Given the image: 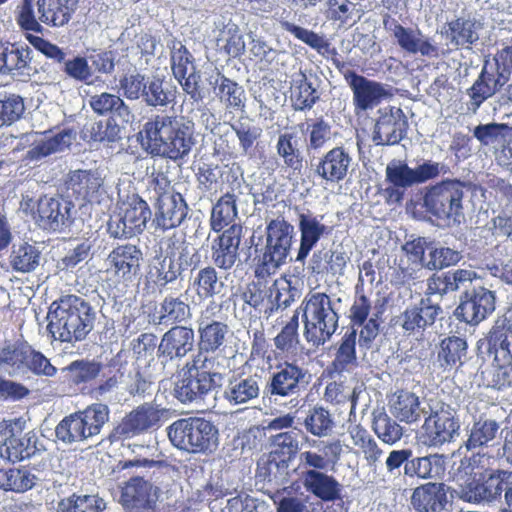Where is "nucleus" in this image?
Listing matches in <instances>:
<instances>
[{
    "mask_svg": "<svg viewBox=\"0 0 512 512\" xmlns=\"http://www.w3.org/2000/svg\"><path fill=\"white\" fill-rule=\"evenodd\" d=\"M491 456L487 453H472L469 456H464L459 463L454 464L452 468V479L456 483L458 492L461 489H466L474 483L478 477L484 475L490 468Z\"/></svg>",
    "mask_w": 512,
    "mask_h": 512,
    "instance_id": "a878e982",
    "label": "nucleus"
},
{
    "mask_svg": "<svg viewBox=\"0 0 512 512\" xmlns=\"http://www.w3.org/2000/svg\"><path fill=\"white\" fill-rule=\"evenodd\" d=\"M305 444L317 451L307 450L299 455L300 467L302 471L323 472L328 467L335 465L343 452L342 444L339 440L319 441L303 436Z\"/></svg>",
    "mask_w": 512,
    "mask_h": 512,
    "instance_id": "dca6fc26",
    "label": "nucleus"
},
{
    "mask_svg": "<svg viewBox=\"0 0 512 512\" xmlns=\"http://www.w3.org/2000/svg\"><path fill=\"white\" fill-rule=\"evenodd\" d=\"M348 435L353 446L358 449V453L363 455L367 466L376 473L378 463H380L384 454L377 441L360 424L350 425Z\"/></svg>",
    "mask_w": 512,
    "mask_h": 512,
    "instance_id": "f704fd0d",
    "label": "nucleus"
},
{
    "mask_svg": "<svg viewBox=\"0 0 512 512\" xmlns=\"http://www.w3.org/2000/svg\"><path fill=\"white\" fill-rule=\"evenodd\" d=\"M225 363V357H208L207 354L198 353L192 362L185 366L195 373L196 377L210 382V386L215 389L222 385Z\"/></svg>",
    "mask_w": 512,
    "mask_h": 512,
    "instance_id": "4c0bfd02",
    "label": "nucleus"
},
{
    "mask_svg": "<svg viewBox=\"0 0 512 512\" xmlns=\"http://www.w3.org/2000/svg\"><path fill=\"white\" fill-rule=\"evenodd\" d=\"M169 416V409L154 402L143 403L122 418L111 436L116 440L133 438L158 429Z\"/></svg>",
    "mask_w": 512,
    "mask_h": 512,
    "instance_id": "6e6552de",
    "label": "nucleus"
},
{
    "mask_svg": "<svg viewBox=\"0 0 512 512\" xmlns=\"http://www.w3.org/2000/svg\"><path fill=\"white\" fill-rule=\"evenodd\" d=\"M415 512H445L448 506L447 489L443 483H427L417 487L411 496Z\"/></svg>",
    "mask_w": 512,
    "mask_h": 512,
    "instance_id": "bb28decb",
    "label": "nucleus"
},
{
    "mask_svg": "<svg viewBox=\"0 0 512 512\" xmlns=\"http://www.w3.org/2000/svg\"><path fill=\"white\" fill-rule=\"evenodd\" d=\"M388 298L386 296L378 297L373 305L371 301L362 293L355 297V300L350 308V320H367L371 313L369 320H380L387 309Z\"/></svg>",
    "mask_w": 512,
    "mask_h": 512,
    "instance_id": "13d9d810",
    "label": "nucleus"
},
{
    "mask_svg": "<svg viewBox=\"0 0 512 512\" xmlns=\"http://www.w3.org/2000/svg\"><path fill=\"white\" fill-rule=\"evenodd\" d=\"M463 184L444 180L427 189L423 197L426 212L439 220H457L462 213Z\"/></svg>",
    "mask_w": 512,
    "mask_h": 512,
    "instance_id": "0eeeda50",
    "label": "nucleus"
},
{
    "mask_svg": "<svg viewBox=\"0 0 512 512\" xmlns=\"http://www.w3.org/2000/svg\"><path fill=\"white\" fill-rule=\"evenodd\" d=\"M429 401H421L409 391H400L391 404V412L395 418L407 424L419 422L428 414Z\"/></svg>",
    "mask_w": 512,
    "mask_h": 512,
    "instance_id": "c756f323",
    "label": "nucleus"
},
{
    "mask_svg": "<svg viewBox=\"0 0 512 512\" xmlns=\"http://www.w3.org/2000/svg\"><path fill=\"white\" fill-rule=\"evenodd\" d=\"M143 252L135 244H118L108 253L105 265L107 280L114 287L133 282L141 271Z\"/></svg>",
    "mask_w": 512,
    "mask_h": 512,
    "instance_id": "9d476101",
    "label": "nucleus"
},
{
    "mask_svg": "<svg viewBox=\"0 0 512 512\" xmlns=\"http://www.w3.org/2000/svg\"><path fill=\"white\" fill-rule=\"evenodd\" d=\"M32 51L27 45L0 41V74L29 77Z\"/></svg>",
    "mask_w": 512,
    "mask_h": 512,
    "instance_id": "aec40b11",
    "label": "nucleus"
},
{
    "mask_svg": "<svg viewBox=\"0 0 512 512\" xmlns=\"http://www.w3.org/2000/svg\"><path fill=\"white\" fill-rule=\"evenodd\" d=\"M194 333L191 328L177 326L171 328L162 338L159 349L170 356L182 357L193 347Z\"/></svg>",
    "mask_w": 512,
    "mask_h": 512,
    "instance_id": "79ce46f5",
    "label": "nucleus"
},
{
    "mask_svg": "<svg viewBox=\"0 0 512 512\" xmlns=\"http://www.w3.org/2000/svg\"><path fill=\"white\" fill-rule=\"evenodd\" d=\"M55 435L58 440L65 444L79 443L90 438L86 426L77 412L64 417L58 423L55 428Z\"/></svg>",
    "mask_w": 512,
    "mask_h": 512,
    "instance_id": "864d4df0",
    "label": "nucleus"
},
{
    "mask_svg": "<svg viewBox=\"0 0 512 512\" xmlns=\"http://www.w3.org/2000/svg\"><path fill=\"white\" fill-rule=\"evenodd\" d=\"M21 207L42 229L60 231L70 224L74 205L62 196L43 195L38 199L23 198Z\"/></svg>",
    "mask_w": 512,
    "mask_h": 512,
    "instance_id": "423d86ee",
    "label": "nucleus"
},
{
    "mask_svg": "<svg viewBox=\"0 0 512 512\" xmlns=\"http://www.w3.org/2000/svg\"><path fill=\"white\" fill-rule=\"evenodd\" d=\"M260 393L257 376L237 377L227 383L223 396L231 405H240L256 399Z\"/></svg>",
    "mask_w": 512,
    "mask_h": 512,
    "instance_id": "a19ab883",
    "label": "nucleus"
},
{
    "mask_svg": "<svg viewBox=\"0 0 512 512\" xmlns=\"http://www.w3.org/2000/svg\"><path fill=\"white\" fill-rule=\"evenodd\" d=\"M278 156L283 160L284 167L293 175H299L304 166V157L298 147L296 136L285 132L280 134L276 143Z\"/></svg>",
    "mask_w": 512,
    "mask_h": 512,
    "instance_id": "37998d69",
    "label": "nucleus"
},
{
    "mask_svg": "<svg viewBox=\"0 0 512 512\" xmlns=\"http://www.w3.org/2000/svg\"><path fill=\"white\" fill-rule=\"evenodd\" d=\"M151 215L148 203L133 194L118 204L117 212L108 221V232L117 239L134 237L145 230Z\"/></svg>",
    "mask_w": 512,
    "mask_h": 512,
    "instance_id": "20e7f679",
    "label": "nucleus"
},
{
    "mask_svg": "<svg viewBox=\"0 0 512 512\" xmlns=\"http://www.w3.org/2000/svg\"><path fill=\"white\" fill-rule=\"evenodd\" d=\"M496 188L508 203L506 210L493 218V226L498 235L505 236L512 241V185L504 180H499Z\"/></svg>",
    "mask_w": 512,
    "mask_h": 512,
    "instance_id": "680f3d73",
    "label": "nucleus"
},
{
    "mask_svg": "<svg viewBox=\"0 0 512 512\" xmlns=\"http://www.w3.org/2000/svg\"><path fill=\"white\" fill-rule=\"evenodd\" d=\"M142 315L152 320H187L191 316L190 306L180 297L166 296L158 305L150 300L142 304Z\"/></svg>",
    "mask_w": 512,
    "mask_h": 512,
    "instance_id": "c85d7f7f",
    "label": "nucleus"
},
{
    "mask_svg": "<svg viewBox=\"0 0 512 512\" xmlns=\"http://www.w3.org/2000/svg\"><path fill=\"white\" fill-rule=\"evenodd\" d=\"M96 317L95 309L89 302L77 295H65L52 302L47 320H93Z\"/></svg>",
    "mask_w": 512,
    "mask_h": 512,
    "instance_id": "5701e85b",
    "label": "nucleus"
},
{
    "mask_svg": "<svg viewBox=\"0 0 512 512\" xmlns=\"http://www.w3.org/2000/svg\"><path fill=\"white\" fill-rule=\"evenodd\" d=\"M157 490V487L142 477H132L122 487L120 501L128 509H150L157 499Z\"/></svg>",
    "mask_w": 512,
    "mask_h": 512,
    "instance_id": "b1692460",
    "label": "nucleus"
},
{
    "mask_svg": "<svg viewBox=\"0 0 512 512\" xmlns=\"http://www.w3.org/2000/svg\"><path fill=\"white\" fill-rule=\"evenodd\" d=\"M303 425L308 433L323 438L333 433L335 421L327 409L322 406H314L308 411Z\"/></svg>",
    "mask_w": 512,
    "mask_h": 512,
    "instance_id": "3c124183",
    "label": "nucleus"
},
{
    "mask_svg": "<svg viewBox=\"0 0 512 512\" xmlns=\"http://www.w3.org/2000/svg\"><path fill=\"white\" fill-rule=\"evenodd\" d=\"M495 310L493 292L481 287L469 296L468 292L461 297L460 304L454 311L458 320H485Z\"/></svg>",
    "mask_w": 512,
    "mask_h": 512,
    "instance_id": "412c9836",
    "label": "nucleus"
},
{
    "mask_svg": "<svg viewBox=\"0 0 512 512\" xmlns=\"http://www.w3.org/2000/svg\"><path fill=\"white\" fill-rule=\"evenodd\" d=\"M83 424L86 426L90 438L98 435L103 426L109 421L110 409L103 403H93L85 409L77 411Z\"/></svg>",
    "mask_w": 512,
    "mask_h": 512,
    "instance_id": "bf43d9fd",
    "label": "nucleus"
},
{
    "mask_svg": "<svg viewBox=\"0 0 512 512\" xmlns=\"http://www.w3.org/2000/svg\"><path fill=\"white\" fill-rule=\"evenodd\" d=\"M302 484L304 488L325 502H334L341 497V485L331 475L324 472L302 471Z\"/></svg>",
    "mask_w": 512,
    "mask_h": 512,
    "instance_id": "7c9ffc66",
    "label": "nucleus"
},
{
    "mask_svg": "<svg viewBox=\"0 0 512 512\" xmlns=\"http://www.w3.org/2000/svg\"><path fill=\"white\" fill-rule=\"evenodd\" d=\"M0 370L12 377H24L30 372L50 377L56 373V368L43 354L24 344L0 350Z\"/></svg>",
    "mask_w": 512,
    "mask_h": 512,
    "instance_id": "39448f33",
    "label": "nucleus"
},
{
    "mask_svg": "<svg viewBox=\"0 0 512 512\" xmlns=\"http://www.w3.org/2000/svg\"><path fill=\"white\" fill-rule=\"evenodd\" d=\"M299 231L300 246L295 261L304 263L317 242L327 234V227L316 217L302 213L299 215Z\"/></svg>",
    "mask_w": 512,
    "mask_h": 512,
    "instance_id": "e433bc0d",
    "label": "nucleus"
},
{
    "mask_svg": "<svg viewBox=\"0 0 512 512\" xmlns=\"http://www.w3.org/2000/svg\"><path fill=\"white\" fill-rule=\"evenodd\" d=\"M140 135L149 154L174 162L185 159L196 143L193 125L177 116L156 115L143 125Z\"/></svg>",
    "mask_w": 512,
    "mask_h": 512,
    "instance_id": "f257e3e1",
    "label": "nucleus"
},
{
    "mask_svg": "<svg viewBox=\"0 0 512 512\" xmlns=\"http://www.w3.org/2000/svg\"><path fill=\"white\" fill-rule=\"evenodd\" d=\"M499 423L494 419L480 418L475 421L468 430V438L464 443L465 448L470 451L476 448L487 447L498 434Z\"/></svg>",
    "mask_w": 512,
    "mask_h": 512,
    "instance_id": "de8ad7c7",
    "label": "nucleus"
},
{
    "mask_svg": "<svg viewBox=\"0 0 512 512\" xmlns=\"http://www.w3.org/2000/svg\"><path fill=\"white\" fill-rule=\"evenodd\" d=\"M236 200L235 194L227 192L214 204L210 217V227L214 232H221L234 224L238 215Z\"/></svg>",
    "mask_w": 512,
    "mask_h": 512,
    "instance_id": "a18cd8bd",
    "label": "nucleus"
},
{
    "mask_svg": "<svg viewBox=\"0 0 512 512\" xmlns=\"http://www.w3.org/2000/svg\"><path fill=\"white\" fill-rule=\"evenodd\" d=\"M197 258L194 266L199 262V255L195 252L191 257L189 251L182 249L180 254L175 257H160L154 259L147 267L144 285L147 290L152 292H163L169 284L174 283L188 266L193 263V258Z\"/></svg>",
    "mask_w": 512,
    "mask_h": 512,
    "instance_id": "9b49d317",
    "label": "nucleus"
},
{
    "mask_svg": "<svg viewBox=\"0 0 512 512\" xmlns=\"http://www.w3.org/2000/svg\"><path fill=\"white\" fill-rule=\"evenodd\" d=\"M306 374L300 367L285 363L273 373L267 386L268 392L281 397L298 394L307 384Z\"/></svg>",
    "mask_w": 512,
    "mask_h": 512,
    "instance_id": "4be33fe9",
    "label": "nucleus"
},
{
    "mask_svg": "<svg viewBox=\"0 0 512 512\" xmlns=\"http://www.w3.org/2000/svg\"><path fill=\"white\" fill-rule=\"evenodd\" d=\"M277 22L283 31L291 34L294 38L303 42L321 56L327 57L329 55H336V49L331 47L329 40L326 39L325 36L289 22L284 18L278 19Z\"/></svg>",
    "mask_w": 512,
    "mask_h": 512,
    "instance_id": "58836bf2",
    "label": "nucleus"
},
{
    "mask_svg": "<svg viewBox=\"0 0 512 512\" xmlns=\"http://www.w3.org/2000/svg\"><path fill=\"white\" fill-rule=\"evenodd\" d=\"M105 504L95 495H72L58 504V512H102Z\"/></svg>",
    "mask_w": 512,
    "mask_h": 512,
    "instance_id": "0e129e2a",
    "label": "nucleus"
},
{
    "mask_svg": "<svg viewBox=\"0 0 512 512\" xmlns=\"http://www.w3.org/2000/svg\"><path fill=\"white\" fill-rule=\"evenodd\" d=\"M383 27L390 33L398 46L408 54H421L425 57H437L438 47L422 36L419 29L404 27L390 14L383 16Z\"/></svg>",
    "mask_w": 512,
    "mask_h": 512,
    "instance_id": "ddd939ff",
    "label": "nucleus"
},
{
    "mask_svg": "<svg viewBox=\"0 0 512 512\" xmlns=\"http://www.w3.org/2000/svg\"><path fill=\"white\" fill-rule=\"evenodd\" d=\"M466 348V342L461 338L449 337L444 339L438 353L441 367L451 369L461 363V358L466 354Z\"/></svg>",
    "mask_w": 512,
    "mask_h": 512,
    "instance_id": "69168bd1",
    "label": "nucleus"
},
{
    "mask_svg": "<svg viewBox=\"0 0 512 512\" xmlns=\"http://www.w3.org/2000/svg\"><path fill=\"white\" fill-rule=\"evenodd\" d=\"M356 329L346 334L340 347L338 348L335 358L331 363L329 373L341 374L343 372H350L357 367V357L355 351L356 344Z\"/></svg>",
    "mask_w": 512,
    "mask_h": 512,
    "instance_id": "8fccbe9b",
    "label": "nucleus"
},
{
    "mask_svg": "<svg viewBox=\"0 0 512 512\" xmlns=\"http://www.w3.org/2000/svg\"><path fill=\"white\" fill-rule=\"evenodd\" d=\"M372 141L377 146L395 145L405 138L408 120L400 107L387 106L379 109Z\"/></svg>",
    "mask_w": 512,
    "mask_h": 512,
    "instance_id": "2eb2a0df",
    "label": "nucleus"
},
{
    "mask_svg": "<svg viewBox=\"0 0 512 512\" xmlns=\"http://www.w3.org/2000/svg\"><path fill=\"white\" fill-rule=\"evenodd\" d=\"M511 477V471L490 469L466 489H461L458 496L463 501L473 504L494 503L501 499L504 486Z\"/></svg>",
    "mask_w": 512,
    "mask_h": 512,
    "instance_id": "f8f14e48",
    "label": "nucleus"
},
{
    "mask_svg": "<svg viewBox=\"0 0 512 512\" xmlns=\"http://www.w3.org/2000/svg\"><path fill=\"white\" fill-rule=\"evenodd\" d=\"M40 250L29 243L13 245L9 255V264L13 271L18 273H30L34 271L40 262Z\"/></svg>",
    "mask_w": 512,
    "mask_h": 512,
    "instance_id": "09e8293b",
    "label": "nucleus"
},
{
    "mask_svg": "<svg viewBox=\"0 0 512 512\" xmlns=\"http://www.w3.org/2000/svg\"><path fill=\"white\" fill-rule=\"evenodd\" d=\"M353 93V105L357 114L373 109L386 96L383 85L357 74L353 70L343 71L344 63H336Z\"/></svg>",
    "mask_w": 512,
    "mask_h": 512,
    "instance_id": "4468645a",
    "label": "nucleus"
},
{
    "mask_svg": "<svg viewBox=\"0 0 512 512\" xmlns=\"http://www.w3.org/2000/svg\"><path fill=\"white\" fill-rule=\"evenodd\" d=\"M356 6L351 0H327L325 16L329 21L343 26L353 21Z\"/></svg>",
    "mask_w": 512,
    "mask_h": 512,
    "instance_id": "774afa93",
    "label": "nucleus"
},
{
    "mask_svg": "<svg viewBox=\"0 0 512 512\" xmlns=\"http://www.w3.org/2000/svg\"><path fill=\"white\" fill-rule=\"evenodd\" d=\"M90 106L99 115L111 113L121 118H128L130 114L128 106L119 96L107 92L92 96Z\"/></svg>",
    "mask_w": 512,
    "mask_h": 512,
    "instance_id": "e2e57ef3",
    "label": "nucleus"
},
{
    "mask_svg": "<svg viewBox=\"0 0 512 512\" xmlns=\"http://www.w3.org/2000/svg\"><path fill=\"white\" fill-rule=\"evenodd\" d=\"M67 184L77 200L90 202L96 197L102 180L91 171L77 170L71 173Z\"/></svg>",
    "mask_w": 512,
    "mask_h": 512,
    "instance_id": "c03bdc74",
    "label": "nucleus"
},
{
    "mask_svg": "<svg viewBox=\"0 0 512 512\" xmlns=\"http://www.w3.org/2000/svg\"><path fill=\"white\" fill-rule=\"evenodd\" d=\"M213 390L210 382L196 377L195 373L184 366L177 374L173 394L181 403H200Z\"/></svg>",
    "mask_w": 512,
    "mask_h": 512,
    "instance_id": "393cba45",
    "label": "nucleus"
},
{
    "mask_svg": "<svg viewBox=\"0 0 512 512\" xmlns=\"http://www.w3.org/2000/svg\"><path fill=\"white\" fill-rule=\"evenodd\" d=\"M32 453L30 438L27 436L16 437L15 435H10L0 445V457L12 462L29 458Z\"/></svg>",
    "mask_w": 512,
    "mask_h": 512,
    "instance_id": "338daca9",
    "label": "nucleus"
},
{
    "mask_svg": "<svg viewBox=\"0 0 512 512\" xmlns=\"http://www.w3.org/2000/svg\"><path fill=\"white\" fill-rule=\"evenodd\" d=\"M373 432L385 444L394 445L403 436V427L391 418L383 408L375 409L372 412Z\"/></svg>",
    "mask_w": 512,
    "mask_h": 512,
    "instance_id": "49530a36",
    "label": "nucleus"
},
{
    "mask_svg": "<svg viewBox=\"0 0 512 512\" xmlns=\"http://www.w3.org/2000/svg\"><path fill=\"white\" fill-rule=\"evenodd\" d=\"M215 93L219 101L229 112H244L246 108V92L242 85L219 74L215 81Z\"/></svg>",
    "mask_w": 512,
    "mask_h": 512,
    "instance_id": "c9c22d12",
    "label": "nucleus"
},
{
    "mask_svg": "<svg viewBox=\"0 0 512 512\" xmlns=\"http://www.w3.org/2000/svg\"><path fill=\"white\" fill-rule=\"evenodd\" d=\"M428 408L422 429L430 446H441L459 435L460 424L456 411L449 404L429 399Z\"/></svg>",
    "mask_w": 512,
    "mask_h": 512,
    "instance_id": "1a4fd4ad",
    "label": "nucleus"
},
{
    "mask_svg": "<svg viewBox=\"0 0 512 512\" xmlns=\"http://www.w3.org/2000/svg\"><path fill=\"white\" fill-rule=\"evenodd\" d=\"M242 237V224H232L214 239L211 248L212 260L218 268L229 270L235 265Z\"/></svg>",
    "mask_w": 512,
    "mask_h": 512,
    "instance_id": "a211bd4d",
    "label": "nucleus"
},
{
    "mask_svg": "<svg viewBox=\"0 0 512 512\" xmlns=\"http://www.w3.org/2000/svg\"><path fill=\"white\" fill-rule=\"evenodd\" d=\"M52 337L63 342L80 341L92 329L91 322H48Z\"/></svg>",
    "mask_w": 512,
    "mask_h": 512,
    "instance_id": "052dcab7",
    "label": "nucleus"
},
{
    "mask_svg": "<svg viewBox=\"0 0 512 512\" xmlns=\"http://www.w3.org/2000/svg\"><path fill=\"white\" fill-rule=\"evenodd\" d=\"M320 100V93L303 71L292 76L290 102L294 111H310Z\"/></svg>",
    "mask_w": 512,
    "mask_h": 512,
    "instance_id": "72a5a7b5",
    "label": "nucleus"
},
{
    "mask_svg": "<svg viewBox=\"0 0 512 512\" xmlns=\"http://www.w3.org/2000/svg\"><path fill=\"white\" fill-rule=\"evenodd\" d=\"M352 157L343 146L325 152L314 165V175L327 185L338 184L349 174Z\"/></svg>",
    "mask_w": 512,
    "mask_h": 512,
    "instance_id": "f3484780",
    "label": "nucleus"
},
{
    "mask_svg": "<svg viewBox=\"0 0 512 512\" xmlns=\"http://www.w3.org/2000/svg\"><path fill=\"white\" fill-rule=\"evenodd\" d=\"M167 435L172 445L190 454L209 455L219 445L217 426L201 417L182 418L167 427Z\"/></svg>",
    "mask_w": 512,
    "mask_h": 512,
    "instance_id": "f03ea898",
    "label": "nucleus"
},
{
    "mask_svg": "<svg viewBox=\"0 0 512 512\" xmlns=\"http://www.w3.org/2000/svg\"><path fill=\"white\" fill-rule=\"evenodd\" d=\"M240 302V311L237 308L238 303H235V318L238 320L268 318L274 310L272 299L267 298L259 289H255V291L248 289L243 293Z\"/></svg>",
    "mask_w": 512,
    "mask_h": 512,
    "instance_id": "2f4dec72",
    "label": "nucleus"
},
{
    "mask_svg": "<svg viewBox=\"0 0 512 512\" xmlns=\"http://www.w3.org/2000/svg\"><path fill=\"white\" fill-rule=\"evenodd\" d=\"M295 235L294 226L282 215L267 222L264 250L259 256L255 269L257 277L265 278L273 275L286 263Z\"/></svg>",
    "mask_w": 512,
    "mask_h": 512,
    "instance_id": "7ed1b4c3",
    "label": "nucleus"
},
{
    "mask_svg": "<svg viewBox=\"0 0 512 512\" xmlns=\"http://www.w3.org/2000/svg\"><path fill=\"white\" fill-rule=\"evenodd\" d=\"M299 310L303 320H338L340 317L330 297L321 292L308 293Z\"/></svg>",
    "mask_w": 512,
    "mask_h": 512,
    "instance_id": "ea45409f",
    "label": "nucleus"
},
{
    "mask_svg": "<svg viewBox=\"0 0 512 512\" xmlns=\"http://www.w3.org/2000/svg\"><path fill=\"white\" fill-rule=\"evenodd\" d=\"M37 477L28 469H0V489L23 493L36 484Z\"/></svg>",
    "mask_w": 512,
    "mask_h": 512,
    "instance_id": "5fc2aeb1",
    "label": "nucleus"
},
{
    "mask_svg": "<svg viewBox=\"0 0 512 512\" xmlns=\"http://www.w3.org/2000/svg\"><path fill=\"white\" fill-rule=\"evenodd\" d=\"M39 20L46 26L60 28L67 25L78 6V0H37Z\"/></svg>",
    "mask_w": 512,
    "mask_h": 512,
    "instance_id": "cd10ccee",
    "label": "nucleus"
},
{
    "mask_svg": "<svg viewBox=\"0 0 512 512\" xmlns=\"http://www.w3.org/2000/svg\"><path fill=\"white\" fill-rule=\"evenodd\" d=\"M303 126L304 124H301L300 128L306 135L307 148L309 150L322 149L332 138V126L323 116L307 119L305 130Z\"/></svg>",
    "mask_w": 512,
    "mask_h": 512,
    "instance_id": "4d7b16f0",
    "label": "nucleus"
},
{
    "mask_svg": "<svg viewBox=\"0 0 512 512\" xmlns=\"http://www.w3.org/2000/svg\"><path fill=\"white\" fill-rule=\"evenodd\" d=\"M71 144V131L62 130L52 137L44 139L33 145L26 153L29 161H38L55 152L62 151Z\"/></svg>",
    "mask_w": 512,
    "mask_h": 512,
    "instance_id": "603ef678",
    "label": "nucleus"
},
{
    "mask_svg": "<svg viewBox=\"0 0 512 512\" xmlns=\"http://www.w3.org/2000/svg\"><path fill=\"white\" fill-rule=\"evenodd\" d=\"M191 286L200 299H209L221 291L223 283L221 282L216 269L212 266H206L192 278Z\"/></svg>",
    "mask_w": 512,
    "mask_h": 512,
    "instance_id": "6e6d98bb",
    "label": "nucleus"
},
{
    "mask_svg": "<svg viewBox=\"0 0 512 512\" xmlns=\"http://www.w3.org/2000/svg\"><path fill=\"white\" fill-rule=\"evenodd\" d=\"M506 82L503 75L496 71H489L484 65L478 78L467 90L471 99L473 110H477L488 98L492 97Z\"/></svg>",
    "mask_w": 512,
    "mask_h": 512,
    "instance_id": "473e14b6",
    "label": "nucleus"
},
{
    "mask_svg": "<svg viewBox=\"0 0 512 512\" xmlns=\"http://www.w3.org/2000/svg\"><path fill=\"white\" fill-rule=\"evenodd\" d=\"M155 214L153 223L162 231L179 227L187 218L189 207L181 193L164 196L154 203Z\"/></svg>",
    "mask_w": 512,
    "mask_h": 512,
    "instance_id": "6ab92c4d",
    "label": "nucleus"
}]
</instances>
